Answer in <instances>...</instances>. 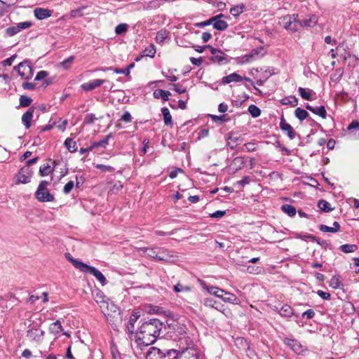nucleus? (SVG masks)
<instances>
[{"mask_svg":"<svg viewBox=\"0 0 359 359\" xmlns=\"http://www.w3.org/2000/svg\"><path fill=\"white\" fill-rule=\"evenodd\" d=\"M103 82L104 81L101 79H93L83 83L81 87L82 90H93L99 87Z\"/></svg>","mask_w":359,"mask_h":359,"instance_id":"cd10ccee","label":"nucleus"},{"mask_svg":"<svg viewBox=\"0 0 359 359\" xmlns=\"http://www.w3.org/2000/svg\"><path fill=\"white\" fill-rule=\"evenodd\" d=\"M32 26V22L31 21L22 22L6 28L5 30L6 34L8 36H13L21 31L28 29Z\"/></svg>","mask_w":359,"mask_h":359,"instance_id":"6e6552de","label":"nucleus"},{"mask_svg":"<svg viewBox=\"0 0 359 359\" xmlns=\"http://www.w3.org/2000/svg\"><path fill=\"white\" fill-rule=\"evenodd\" d=\"M224 15L222 13H220L217 15L212 17V18H215V21L212 22V25H213V28L219 30V31H224L228 27V23L224 21L220 20L221 18H222Z\"/></svg>","mask_w":359,"mask_h":359,"instance_id":"6ab92c4d","label":"nucleus"},{"mask_svg":"<svg viewBox=\"0 0 359 359\" xmlns=\"http://www.w3.org/2000/svg\"><path fill=\"white\" fill-rule=\"evenodd\" d=\"M281 210L290 217H293L297 213L296 208L290 204H283Z\"/></svg>","mask_w":359,"mask_h":359,"instance_id":"58836bf2","label":"nucleus"},{"mask_svg":"<svg viewBox=\"0 0 359 359\" xmlns=\"http://www.w3.org/2000/svg\"><path fill=\"white\" fill-rule=\"evenodd\" d=\"M34 16L38 20H44L51 15V11L43 8H36L34 11Z\"/></svg>","mask_w":359,"mask_h":359,"instance_id":"b1692460","label":"nucleus"},{"mask_svg":"<svg viewBox=\"0 0 359 359\" xmlns=\"http://www.w3.org/2000/svg\"><path fill=\"white\" fill-rule=\"evenodd\" d=\"M119 121L125 123H130L132 121V116L129 111H126L121 116Z\"/></svg>","mask_w":359,"mask_h":359,"instance_id":"bf43d9fd","label":"nucleus"},{"mask_svg":"<svg viewBox=\"0 0 359 359\" xmlns=\"http://www.w3.org/2000/svg\"><path fill=\"white\" fill-rule=\"evenodd\" d=\"M161 112L163 116L164 123L166 126L172 125V116L170 113L169 109L167 107H163L161 109Z\"/></svg>","mask_w":359,"mask_h":359,"instance_id":"ea45409f","label":"nucleus"},{"mask_svg":"<svg viewBox=\"0 0 359 359\" xmlns=\"http://www.w3.org/2000/svg\"><path fill=\"white\" fill-rule=\"evenodd\" d=\"M306 108L313 114L320 116L323 118H325L327 116V112L324 106L312 107L307 104L306 105Z\"/></svg>","mask_w":359,"mask_h":359,"instance_id":"393cba45","label":"nucleus"},{"mask_svg":"<svg viewBox=\"0 0 359 359\" xmlns=\"http://www.w3.org/2000/svg\"><path fill=\"white\" fill-rule=\"evenodd\" d=\"M228 140H230L231 142H233V143H236L238 142H242L243 140V138L241 134H238V133H229L228 134Z\"/></svg>","mask_w":359,"mask_h":359,"instance_id":"a18cd8bd","label":"nucleus"},{"mask_svg":"<svg viewBox=\"0 0 359 359\" xmlns=\"http://www.w3.org/2000/svg\"><path fill=\"white\" fill-rule=\"evenodd\" d=\"M34 115V109L29 108L25 113L22 114V122L26 129H29L31 127V121Z\"/></svg>","mask_w":359,"mask_h":359,"instance_id":"4be33fe9","label":"nucleus"},{"mask_svg":"<svg viewBox=\"0 0 359 359\" xmlns=\"http://www.w3.org/2000/svg\"><path fill=\"white\" fill-rule=\"evenodd\" d=\"M128 29V25L126 23H121L118 25L115 28V33L117 35H122L125 34Z\"/></svg>","mask_w":359,"mask_h":359,"instance_id":"de8ad7c7","label":"nucleus"},{"mask_svg":"<svg viewBox=\"0 0 359 359\" xmlns=\"http://www.w3.org/2000/svg\"><path fill=\"white\" fill-rule=\"evenodd\" d=\"M330 286L334 289L340 288L342 286V283L340 280V276L335 275L334 276L330 281Z\"/></svg>","mask_w":359,"mask_h":359,"instance_id":"c03bdc74","label":"nucleus"},{"mask_svg":"<svg viewBox=\"0 0 359 359\" xmlns=\"http://www.w3.org/2000/svg\"><path fill=\"white\" fill-rule=\"evenodd\" d=\"M318 207L320 209V210L325 212H330L334 209L331 207V204L324 199H320L318 201Z\"/></svg>","mask_w":359,"mask_h":359,"instance_id":"e433bc0d","label":"nucleus"},{"mask_svg":"<svg viewBox=\"0 0 359 359\" xmlns=\"http://www.w3.org/2000/svg\"><path fill=\"white\" fill-rule=\"evenodd\" d=\"M163 327V323L157 318L143 322L138 329L139 346H148L154 344L159 337Z\"/></svg>","mask_w":359,"mask_h":359,"instance_id":"f257e3e1","label":"nucleus"},{"mask_svg":"<svg viewBox=\"0 0 359 359\" xmlns=\"http://www.w3.org/2000/svg\"><path fill=\"white\" fill-rule=\"evenodd\" d=\"M315 311L313 309H308L305 312L302 314L303 318H306V319H312L315 316Z\"/></svg>","mask_w":359,"mask_h":359,"instance_id":"338daca9","label":"nucleus"},{"mask_svg":"<svg viewBox=\"0 0 359 359\" xmlns=\"http://www.w3.org/2000/svg\"><path fill=\"white\" fill-rule=\"evenodd\" d=\"M167 32L165 29H161L156 34V41L158 43H163L167 37Z\"/></svg>","mask_w":359,"mask_h":359,"instance_id":"13d9d810","label":"nucleus"},{"mask_svg":"<svg viewBox=\"0 0 359 359\" xmlns=\"http://www.w3.org/2000/svg\"><path fill=\"white\" fill-rule=\"evenodd\" d=\"M64 144L67 149L71 153L75 152L77 150L76 143L73 140V138H67L65 141Z\"/></svg>","mask_w":359,"mask_h":359,"instance_id":"4c0bfd02","label":"nucleus"},{"mask_svg":"<svg viewBox=\"0 0 359 359\" xmlns=\"http://www.w3.org/2000/svg\"><path fill=\"white\" fill-rule=\"evenodd\" d=\"M255 142H247L244 144L241 148L242 151H255Z\"/></svg>","mask_w":359,"mask_h":359,"instance_id":"6e6d98bb","label":"nucleus"},{"mask_svg":"<svg viewBox=\"0 0 359 359\" xmlns=\"http://www.w3.org/2000/svg\"><path fill=\"white\" fill-rule=\"evenodd\" d=\"M210 52L212 55L210 57V60L212 62L223 64L228 62V60L224 56V54L221 50L212 47Z\"/></svg>","mask_w":359,"mask_h":359,"instance_id":"9b49d317","label":"nucleus"},{"mask_svg":"<svg viewBox=\"0 0 359 359\" xmlns=\"http://www.w3.org/2000/svg\"><path fill=\"white\" fill-rule=\"evenodd\" d=\"M111 137H112V135H111V133H110L108 135H107L103 140L93 142L90 145L92 149L98 148V147L105 149L107 145L109 144V141Z\"/></svg>","mask_w":359,"mask_h":359,"instance_id":"7c9ffc66","label":"nucleus"},{"mask_svg":"<svg viewBox=\"0 0 359 359\" xmlns=\"http://www.w3.org/2000/svg\"><path fill=\"white\" fill-rule=\"evenodd\" d=\"M358 246L355 244H344L339 247V250L344 253H351L355 252Z\"/></svg>","mask_w":359,"mask_h":359,"instance_id":"79ce46f5","label":"nucleus"},{"mask_svg":"<svg viewBox=\"0 0 359 359\" xmlns=\"http://www.w3.org/2000/svg\"><path fill=\"white\" fill-rule=\"evenodd\" d=\"M93 295L95 302L99 304L102 313L104 315L108 314L109 299L105 296L104 292L100 290H95Z\"/></svg>","mask_w":359,"mask_h":359,"instance_id":"0eeeda50","label":"nucleus"},{"mask_svg":"<svg viewBox=\"0 0 359 359\" xmlns=\"http://www.w3.org/2000/svg\"><path fill=\"white\" fill-rule=\"evenodd\" d=\"M161 359H179V350L177 349H164Z\"/></svg>","mask_w":359,"mask_h":359,"instance_id":"c85d7f7f","label":"nucleus"},{"mask_svg":"<svg viewBox=\"0 0 359 359\" xmlns=\"http://www.w3.org/2000/svg\"><path fill=\"white\" fill-rule=\"evenodd\" d=\"M144 56L153 57L156 53V48L154 44H151L149 46L146 48L143 51Z\"/></svg>","mask_w":359,"mask_h":359,"instance_id":"864d4df0","label":"nucleus"},{"mask_svg":"<svg viewBox=\"0 0 359 359\" xmlns=\"http://www.w3.org/2000/svg\"><path fill=\"white\" fill-rule=\"evenodd\" d=\"M119 93H122V98H121V95H119L118 100L122 104H133L137 101V97L133 93V91H118Z\"/></svg>","mask_w":359,"mask_h":359,"instance_id":"dca6fc26","label":"nucleus"},{"mask_svg":"<svg viewBox=\"0 0 359 359\" xmlns=\"http://www.w3.org/2000/svg\"><path fill=\"white\" fill-rule=\"evenodd\" d=\"M32 100L27 95H23L20 97V104L22 107H28L31 104Z\"/></svg>","mask_w":359,"mask_h":359,"instance_id":"8fccbe9b","label":"nucleus"},{"mask_svg":"<svg viewBox=\"0 0 359 359\" xmlns=\"http://www.w3.org/2000/svg\"><path fill=\"white\" fill-rule=\"evenodd\" d=\"M280 102L283 105H290L291 107H296L298 104V100L294 96H287L282 98Z\"/></svg>","mask_w":359,"mask_h":359,"instance_id":"72a5a7b5","label":"nucleus"},{"mask_svg":"<svg viewBox=\"0 0 359 359\" xmlns=\"http://www.w3.org/2000/svg\"><path fill=\"white\" fill-rule=\"evenodd\" d=\"M215 18H210V19H208L205 21L196 23L195 26L196 27H203L210 25H212V22L215 21Z\"/></svg>","mask_w":359,"mask_h":359,"instance_id":"0e129e2a","label":"nucleus"},{"mask_svg":"<svg viewBox=\"0 0 359 359\" xmlns=\"http://www.w3.org/2000/svg\"><path fill=\"white\" fill-rule=\"evenodd\" d=\"M48 73L46 71L41 70L36 74L34 80L36 81L42 80L44 81V79L48 76Z\"/></svg>","mask_w":359,"mask_h":359,"instance_id":"052dcab7","label":"nucleus"},{"mask_svg":"<svg viewBox=\"0 0 359 359\" xmlns=\"http://www.w3.org/2000/svg\"><path fill=\"white\" fill-rule=\"evenodd\" d=\"M50 172V166L48 164H44L39 168V174L41 176H47Z\"/></svg>","mask_w":359,"mask_h":359,"instance_id":"4d7b16f0","label":"nucleus"},{"mask_svg":"<svg viewBox=\"0 0 359 359\" xmlns=\"http://www.w3.org/2000/svg\"><path fill=\"white\" fill-rule=\"evenodd\" d=\"M248 111L250 113L252 117L257 118L260 116V109L255 104H251L248 107Z\"/></svg>","mask_w":359,"mask_h":359,"instance_id":"09e8293b","label":"nucleus"},{"mask_svg":"<svg viewBox=\"0 0 359 359\" xmlns=\"http://www.w3.org/2000/svg\"><path fill=\"white\" fill-rule=\"evenodd\" d=\"M83 267V270L81 272L83 273H88L92 274L95 278L102 284V285H105L107 283V280L104 276L95 267L91 266L86 264V265Z\"/></svg>","mask_w":359,"mask_h":359,"instance_id":"1a4fd4ad","label":"nucleus"},{"mask_svg":"<svg viewBox=\"0 0 359 359\" xmlns=\"http://www.w3.org/2000/svg\"><path fill=\"white\" fill-rule=\"evenodd\" d=\"M309 239L311 240L312 241L316 242L318 244H319L320 245H321L323 248H327V246L328 245V243L326 241L322 240L317 236L309 237Z\"/></svg>","mask_w":359,"mask_h":359,"instance_id":"680f3d73","label":"nucleus"},{"mask_svg":"<svg viewBox=\"0 0 359 359\" xmlns=\"http://www.w3.org/2000/svg\"><path fill=\"white\" fill-rule=\"evenodd\" d=\"M165 330V338L172 341L187 339V327L177 321H172L163 327Z\"/></svg>","mask_w":359,"mask_h":359,"instance_id":"7ed1b4c3","label":"nucleus"},{"mask_svg":"<svg viewBox=\"0 0 359 359\" xmlns=\"http://www.w3.org/2000/svg\"><path fill=\"white\" fill-rule=\"evenodd\" d=\"M279 24L284 29L292 33H295L299 29V19L298 14L286 15L283 16Z\"/></svg>","mask_w":359,"mask_h":359,"instance_id":"20e7f679","label":"nucleus"},{"mask_svg":"<svg viewBox=\"0 0 359 359\" xmlns=\"http://www.w3.org/2000/svg\"><path fill=\"white\" fill-rule=\"evenodd\" d=\"M32 170L30 168L22 167L19 171L18 175L17 183L27 184L29 182L30 177L32 176Z\"/></svg>","mask_w":359,"mask_h":359,"instance_id":"4468645a","label":"nucleus"},{"mask_svg":"<svg viewBox=\"0 0 359 359\" xmlns=\"http://www.w3.org/2000/svg\"><path fill=\"white\" fill-rule=\"evenodd\" d=\"M284 344L297 354H300L304 351V346L297 339L286 337L284 339Z\"/></svg>","mask_w":359,"mask_h":359,"instance_id":"f8f14e48","label":"nucleus"},{"mask_svg":"<svg viewBox=\"0 0 359 359\" xmlns=\"http://www.w3.org/2000/svg\"><path fill=\"white\" fill-rule=\"evenodd\" d=\"M163 352L164 349L162 350L156 347H151L146 354V359H161Z\"/></svg>","mask_w":359,"mask_h":359,"instance_id":"5701e85b","label":"nucleus"},{"mask_svg":"<svg viewBox=\"0 0 359 359\" xmlns=\"http://www.w3.org/2000/svg\"><path fill=\"white\" fill-rule=\"evenodd\" d=\"M280 128L282 130V131L286 133L287 136L290 140H294L297 134L291 126V125L286 122L283 116H282V117L280 118Z\"/></svg>","mask_w":359,"mask_h":359,"instance_id":"ddd939ff","label":"nucleus"},{"mask_svg":"<svg viewBox=\"0 0 359 359\" xmlns=\"http://www.w3.org/2000/svg\"><path fill=\"white\" fill-rule=\"evenodd\" d=\"M250 74L253 79H245L252 86L255 90H259L257 86H262L264 83L269 79L272 75L276 74V69L271 67L260 68H253Z\"/></svg>","mask_w":359,"mask_h":359,"instance_id":"f03ea898","label":"nucleus"},{"mask_svg":"<svg viewBox=\"0 0 359 359\" xmlns=\"http://www.w3.org/2000/svg\"><path fill=\"white\" fill-rule=\"evenodd\" d=\"M204 305L207 307L213 308L217 311H222L224 307V305L220 302H218L214 300L212 298H207L204 301Z\"/></svg>","mask_w":359,"mask_h":359,"instance_id":"c756f323","label":"nucleus"},{"mask_svg":"<svg viewBox=\"0 0 359 359\" xmlns=\"http://www.w3.org/2000/svg\"><path fill=\"white\" fill-rule=\"evenodd\" d=\"M97 118L93 114H88L86 116L83 123L85 124H92Z\"/></svg>","mask_w":359,"mask_h":359,"instance_id":"69168bd1","label":"nucleus"},{"mask_svg":"<svg viewBox=\"0 0 359 359\" xmlns=\"http://www.w3.org/2000/svg\"><path fill=\"white\" fill-rule=\"evenodd\" d=\"M62 331V327L60 320L51 323L49 326V332L54 335H58Z\"/></svg>","mask_w":359,"mask_h":359,"instance_id":"f704fd0d","label":"nucleus"},{"mask_svg":"<svg viewBox=\"0 0 359 359\" xmlns=\"http://www.w3.org/2000/svg\"><path fill=\"white\" fill-rule=\"evenodd\" d=\"M162 6L161 0H151L147 4L148 9H157Z\"/></svg>","mask_w":359,"mask_h":359,"instance_id":"5fc2aeb1","label":"nucleus"},{"mask_svg":"<svg viewBox=\"0 0 359 359\" xmlns=\"http://www.w3.org/2000/svg\"><path fill=\"white\" fill-rule=\"evenodd\" d=\"M66 259L70 262L73 266L80 271L83 270V267L86 265L85 263L82 262L81 261H79L76 259H74L69 253L65 254Z\"/></svg>","mask_w":359,"mask_h":359,"instance_id":"2f4dec72","label":"nucleus"},{"mask_svg":"<svg viewBox=\"0 0 359 359\" xmlns=\"http://www.w3.org/2000/svg\"><path fill=\"white\" fill-rule=\"evenodd\" d=\"M74 186V183L73 181L68 182L63 188V192L65 194H68L70 193V191L72 190L73 187Z\"/></svg>","mask_w":359,"mask_h":359,"instance_id":"e2e57ef3","label":"nucleus"},{"mask_svg":"<svg viewBox=\"0 0 359 359\" xmlns=\"http://www.w3.org/2000/svg\"><path fill=\"white\" fill-rule=\"evenodd\" d=\"M179 359H201V357L196 348L187 347L179 350Z\"/></svg>","mask_w":359,"mask_h":359,"instance_id":"9d476101","label":"nucleus"},{"mask_svg":"<svg viewBox=\"0 0 359 359\" xmlns=\"http://www.w3.org/2000/svg\"><path fill=\"white\" fill-rule=\"evenodd\" d=\"M126 332H127L130 339L135 340V341L139 345V340H138L139 336L137 334L138 330L135 332V324L128 322V325H126Z\"/></svg>","mask_w":359,"mask_h":359,"instance_id":"bb28decb","label":"nucleus"},{"mask_svg":"<svg viewBox=\"0 0 359 359\" xmlns=\"http://www.w3.org/2000/svg\"><path fill=\"white\" fill-rule=\"evenodd\" d=\"M201 285L210 294H213L219 298L223 297L224 290L215 286H208L204 281L201 280Z\"/></svg>","mask_w":359,"mask_h":359,"instance_id":"aec40b11","label":"nucleus"},{"mask_svg":"<svg viewBox=\"0 0 359 359\" xmlns=\"http://www.w3.org/2000/svg\"><path fill=\"white\" fill-rule=\"evenodd\" d=\"M354 129L359 130V121L357 120L352 121L347 127V130H352Z\"/></svg>","mask_w":359,"mask_h":359,"instance_id":"774afa93","label":"nucleus"},{"mask_svg":"<svg viewBox=\"0 0 359 359\" xmlns=\"http://www.w3.org/2000/svg\"><path fill=\"white\" fill-rule=\"evenodd\" d=\"M14 70L17 71L18 74L25 80H28L33 76V69L30 62L27 60L18 64V66L14 67Z\"/></svg>","mask_w":359,"mask_h":359,"instance_id":"423d86ee","label":"nucleus"},{"mask_svg":"<svg viewBox=\"0 0 359 359\" xmlns=\"http://www.w3.org/2000/svg\"><path fill=\"white\" fill-rule=\"evenodd\" d=\"M153 95L156 99L161 98L163 101H167L171 93L170 91H154Z\"/></svg>","mask_w":359,"mask_h":359,"instance_id":"37998d69","label":"nucleus"},{"mask_svg":"<svg viewBox=\"0 0 359 359\" xmlns=\"http://www.w3.org/2000/svg\"><path fill=\"white\" fill-rule=\"evenodd\" d=\"M48 184V182L46 180H43L39 183L37 190L35 193V197L39 201L51 202L54 201V196L50 194L47 189Z\"/></svg>","mask_w":359,"mask_h":359,"instance_id":"39448f33","label":"nucleus"},{"mask_svg":"<svg viewBox=\"0 0 359 359\" xmlns=\"http://www.w3.org/2000/svg\"><path fill=\"white\" fill-rule=\"evenodd\" d=\"M210 117L214 122L218 124H222L223 123L227 122L229 120V118H226V115H210Z\"/></svg>","mask_w":359,"mask_h":359,"instance_id":"603ef678","label":"nucleus"},{"mask_svg":"<svg viewBox=\"0 0 359 359\" xmlns=\"http://www.w3.org/2000/svg\"><path fill=\"white\" fill-rule=\"evenodd\" d=\"M278 313L282 317L286 318L288 320H290L292 316H294L296 318L299 316V314L296 313L294 309L288 304H284L278 311Z\"/></svg>","mask_w":359,"mask_h":359,"instance_id":"a211bd4d","label":"nucleus"},{"mask_svg":"<svg viewBox=\"0 0 359 359\" xmlns=\"http://www.w3.org/2000/svg\"><path fill=\"white\" fill-rule=\"evenodd\" d=\"M301 97L307 100H312L316 97L314 91H299Z\"/></svg>","mask_w":359,"mask_h":359,"instance_id":"3c124183","label":"nucleus"},{"mask_svg":"<svg viewBox=\"0 0 359 359\" xmlns=\"http://www.w3.org/2000/svg\"><path fill=\"white\" fill-rule=\"evenodd\" d=\"M74 59V56H70L64 61L61 62L59 64V66L62 67L64 69H68L72 67Z\"/></svg>","mask_w":359,"mask_h":359,"instance_id":"49530a36","label":"nucleus"},{"mask_svg":"<svg viewBox=\"0 0 359 359\" xmlns=\"http://www.w3.org/2000/svg\"><path fill=\"white\" fill-rule=\"evenodd\" d=\"M318 228L319 230L322 232H330L335 233L340 230L341 226L338 222H334L333 226H328L325 224H320L319 225Z\"/></svg>","mask_w":359,"mask_h":359,"instance_id":"a878e982","label":"nucleus"},{"mask_svg":"<svg viewBox=\"0 0 359 359\" xmlns=\"http://www.w3.org/2000/svg\"><path fill=\"white\" fill-rule=\"evenodd\" d=\"M245 8V6L244 4L241 3L238 5H236L233 6L229 12L230 13L233 15L234 17H238L242 13H243L244 10Z\"/></svg>","mask_w":359,"mask_h":359,"instance_id":"c9c22d12","label":"nucleus"},{"mask_svg":"<svg viewBox=\"0 0 359 359\" xmlns=\"http://www.w3.org/2000/svg\"><path fill=\"white\" fill-rule=\"evenodd\" d=\"M221 299L225 302L229 303H232L234 304H238L239 303L238 298L233 293L224 291L223 297Z\"/></svg>","mask_w":359,"mask_h":359,"instance_id":"473e14b6","label":"nucleus"},{"mask_svg":"<svg viewBox=\"0 0 359 359\" xmlns=\"http://www.w3.org/2000/svg\"><path fill=\"white\" fill-rule=\"evenodd\" d=\"M295 116L301 121H304L309 116V113L304 109L298 107L294 111Z\"/></svg>","mask_w":359,"mask_h":359,"instance_id":"a19ab883","label":"nucleus"},{"mask_svg":"<svg viewBox=\"0 0 359 359\" xmlns=\"http://www.w3.org/2000/svg\"><path fill=\"white\" fill-rule=\"evenodd\" d=\"M318 21V18L316 15H311L307 16L303 20H299V28H309L314 27Z\"/></svg>","mask_w":359,"mask_h":359,"instance_id":"f3484780","label":"nucleus"},{"mask_svg":"<svg viewBox=\"0 0 359 359\" xmlns=\"http://www.w3.org/2000/svg\"><path fill=\"white\" fill-rule=\"evenodd\" d=\"M45 332L42 330L32 328L27 332V337L32 341L40 342L43 340Z\"/></svg>","mask_w":359,"mask_h":359,"instance_id":"2eb2a0df","label":"nucleus"},{"mask_svg":"<svg viewBox=\"0 0 359 359\" xmlns=\"http://www.w3.org/2000/svg\"><path fill=\"white\" fill-rule=\"evenodd\" d=\"M246 77H242L238 74L234 72L232 74H230L228 76H224L222 78V83H230L232 82H241L243 81H246Z\"/></svg>","mask_w":359,"mask_h":359,"instance_id":"412c9836","label":"nucleus"}]
</instances>
